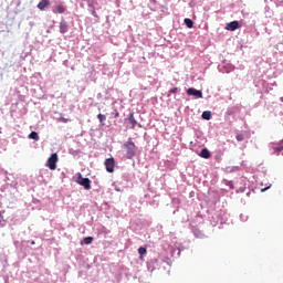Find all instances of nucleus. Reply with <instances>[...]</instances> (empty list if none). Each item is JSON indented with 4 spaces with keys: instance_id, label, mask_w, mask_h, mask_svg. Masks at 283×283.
<instances>
[{
    "instance_id": "1",
    "label": "nucleus",
    "mask_w": 283,
    "mask_h": 283,
    "mask_svg": "<svg viewBox=\"0 0 283 283\" xmlns=\"http://www.w3.org/2000/svg\"><path fill=\"white\" fill-rule=\"evenodd\" d=\"M123 148L128 160H132L138 154V147H136V144L130 138L124 143Z\"/></svg>"
},
{
    "instance_id": "2",
    "label": "nucleus",
    "mask_w": 283,
    "mask_h": 283,
    "mask_svg": "<svg viewBox=\"0 0 283 283\" xmlns=\"http://www.w3.org/2000/svg\"><path fill=\"white\" fill-rule=\"evenodd\" d=\"M57 163H59V155L56 153H53L48 159L46 167H49L51 171H54L56 169Z\"/></svg>"
},
{
    "instance_id": "3",
    "label": "nucleus",
    "mask_w": 283,
    "mask_h": 283,
    "mask_svg": "<svg viewBox=\"0 0 283 283\" xmlns=\"http://www.w3.org/2000/svg\"><path fill=\"white\" fill-rule=\"evenodd\" d=\"M126 127H129V129H136V125H138V122L136 120V117H134V113H130L127 118H125Z\"/></svg>"
},
{
    "instance_id": "4",
    "label": "nucleus",
    "mask_w": 283,
    "mask_h": 283,
    "mask_svg": "<svg viewBox=\"0 0 283 283\" xmlns=\"http://www.w3.org/2000/svg\"><path fill=\"white\" fill-rule=\"evenodd\" d=\"M77 185H81V187H84L86 190L92 189V180H90V178H83L81 175L77 179Z\"/></svg>"
},
{
    "instance_id": "5",
    "label": "nucleus",
    "mask_w": 283,
    "mask_h": 283,
    "mask_svg": "<svg viewBox=\"0 0 283 283\" xmlns=\"http://www.w3.org/2000/svg\"><path fill=\"white\" fill-rule=\"evenodd\" d=\"M104 165H105L106 171H108V174H114V168L116 167V161L114 160V158L106 159Z\"/></svg>"
},
{
    "instance_id": "6",
    "label": "nucleus",
    "mask_w": 283,
    "mask_h": 283,
    "mask_svg": "<svg viewBox=\"0 0 283 283\" xmlns=\"http://www.w3.org/2000/svg\"><path fill=\"white\" fill-rule=\"evenodd\" d=\"M97 3L98 2H96L95 0H87L88 10L91 14L96 19H98V13H96V7H95Z\"/></svg>"
},
{
    "instance_id": "7",
    "label": "nucleus",
    "mask_w": 283,
    "mask_h": 283,
    "mask_svg": "<svg viewBox=\"0 0 283 283\" xmlns=\"http://www.w3.org/2000/svg\"><path fill=\"white\" fill-rule=\"evenodd\" d=\"M226 30H228L229 32H235V30H240V22L238 21L229 22L226 25Z\"/></svg>"
},
{
    "instance_id": "8",
    "label": "nucleus",
    "mask_w": 283,
    "mask_h": 283,
    "mask_svg": "<svg viewBox=\"0 0 283 283\" xmlns=\"http://www.w3.org/2000/svg\"><path fill=\"white\" fill-rule=\"evenodd\" d=\"M70 30V24L65 20H61L60 22V32L61 34H65Z\"/></svg>"
},
{
    "instance_id": "9",
    "label": "nucleus",
    "mask_w": 283,
    "mask_h": 283,
    "mask_svg": "<svg viewBox=\"0 0 283 283\" xmlns=\"http://www.w3.org/2000/svg\"><path fill=\"white\" fill-rule=\"evenodd\" d=\"M50 6V0H42L38 3V9L39 10H45Z\"/></svg>"
},
{
    "instance_id": "10",
    "label": "nucleus",
    "mask_w": 283,
    "mask_h": 283,
    "mask_svg": "<svg viewBox=\"0 0 283 283\" xmlns=\"http://www.w3.org/2000/svg\"><path fill=\"white\" fill-rule=\"evenodd\" d=\"M199 156L201 158L208 159V158H211V153L209 151V149L203 148V149H201V153L199 154Z\"/></svg>"
},
{
    "instance_id": "11",
    "label": "nucleus",
    "mask_w": 283,
    "mask_h": 283,
    "mask_svg": "<svg viewBox=\"0 0 283 283\" xmlns=\"http://www.w3.org/2000/svg\"><path fill=\"white\" fill-rule=\"evenodd\" d=\"M65 10H67L65 6L59 4L55 7L54 12L57 14H63L65 13Z\"/></svg>"
},
{
    "instance_id": "12",
    "label": "nucleus",
    "mask_w": 283,
    "mask_h": 283,
    "mask_svg": "<svg viewBox=\"0 0 283 283\" xmlns=\"http://www.w3.org/2000/svg\"><path fill=\"white\" fill-rule=\"evenodd\" d=\"M138 253H139V259L144 260L145 255H147V248L140 247L138 249Z\"/></svg>"
},
{
    "instance_id": "13",
    "label": "nucleus",
    "mask_w": 283,
    "mask_h": 283,
    "mask_svg": "<svg viewBox=\"0 0 283 283\" xmlns=\"http://www.w3.org/2000/svg\"><path fill=\"white\" fill-rule=\"evenodd\" d=\"M188 96H198V90L196 88H188L187 90Z\"/></svg>"
},
{
    "instance_id": "14",
    "label": "nucleus",
    "mask_w": 283,
    "mask_h": 283,
    "mask_svg": "<svg viewBox=\"0 0 283 283\" xmlns=\"http://www.w3.org/2000/svg\"><path fill=\"white\" fill-rule=\"evenodd\" d=\"M202 118H203L205 120H211V112L205 111V112L202 113Z\"/></svg>"
},
{
    "instance_id": "15",
    "label": "nucleus",
    "mask_w": 283,
    "mask_h": 283,
    "mask_svg": "<svg viewBox=\"0 0 283 283\" xmlns=\"http://www.w3.org/2000/svg\"><path fill=\"white\" fill-rule=\"evenodd\" d=\"M97 118H98L101 125H105V120H107V116L106 115L98 114Z\"/></svg>"
},
{
    "instance_id": "16",
    "label": "nucleus",
    "mask_w": 283,
    "mask_h": 283,
    "mask_svg": "<svg viewBox=\"0 0 283 283\" xmlns=\"http://www.w3.org/2000/svg\"><path fill=\"white\" fill-rule=\"evenodd\" d=\"M185 24L187 25V28L191 29L193 28V21L189 18H186L185 20Z\"/></svg>"
},
{
    "instance_id": "17",
    "label": "nucleus",
    "mask_w": 283,
    "mask_h": 283,
    "mask_svg": "<svg viewBox=\"0 0 283 283\" xmlns=\"http://www.w3.org/2000/svg\"><path fill=\"white\" fill-rule=\"evenodd\" d=\"M29 138L31 140H39V133L36 132H31V134L29 135Z\"/></svg>"
},
{
    "instance_id": "18",
    "label": "nucleus",
    "mask_w": 283,
    "mask_h": 283,
    "mask_svg": "<svg viewBox=\"0 0 283 283\" xmlns=\"http://www.w3.org/2000/svg\"><path fill=\"white\" fill-rule=\"evenodd\" d=\"M84 244H92L94 242V238L92 237H86L83 240Z\"/></svg>"
},
{
    "instance_id": "19",
    "label": "nucleus",
    "mask_w": 283,
    "mask_h": 283,
    "mask_svg": "<svg viewBox=\"0 0 283 283\" xmlns=\"http://www.w3.org/2000/svg\"><path fill=\"white\" fill-rule=\"evenodd\" d=\"M179 88L178 87H174L168 92V96H171V94H178Z\"/></svg>"
},
{
    "instance_id": "20",
    "label": "nucleus",
    "mask_w": 283,
    "mask_h": 283,
    "mask_svg": "<svg viewBox=\"0 0 283 283\" xmlns=\"http://www.w3.org/2000/svg\"><path fill=\"white\" fill-rule=\"evenodd\" d=\"M235 138L239 143H242V140H244V135L243 134H237Z\"/></svg>"
},
{
    "instance_id": "21",
    "label": "nucleus",
    "mask_w": 283,
    "mask_h": 283,
    "mask_svg": "<svg viewBox=\"0 0 283 283\" xmlns=\"http://www.w3.org/2000/svg\"><path fill=\"white\" fill-rule=\"evenodd\" d=\"M196 98H202V92L201 91H197Z\"/></svg>"
},
{
    "instance_id": "22",
    "label": "nucleus",
    "mask_w": 283,
    "mask_h": 283,
    "mask_svg": "<svg viewBox=\"0 0 283 283\" xmlns=\"http://www.w3.org/2000/svg\"><path fill=\"white\" fill-rule=\"evenodd\" d=\"M120 116V113L118 111L115 112L114 118H118Z\"/></svg>"
},
{
    "instance_id": "23",
    "label": "nucleus",
    "mask_w": 283,
    "mask_h": 283,
    "mask_svg": "<svg viewBox=\"0 0 283 283\" xmlns=\"http://www.w3.org/2000/svg\"><path fill=\"white\" fill-rule=\"evenodd\" d=\"M31 244H33V245H34V244H36V242H34V241H31Z\"/></svg>"
},
{
    "instance_id": "24",
    "label": "nucleus",
    "mask_w": 283,
    "mask_h": 283,
    "mask_svg": "<svg viewBox=\"0 0 283 283\" xmlns=\"http://www.w3.org/2000/svg\"><path fill=\"white\" fill-rule=\"evenodd\" d=\"M276 151H282V148L276 149Z\"/></svg>"
},
{
    "instance_id": "25",
    "label": "nucleus",
    "mask_w": 283,
    "mask_h": 283,
    "mask_svg": "<svg viewBox=\"0 0 283 283\" xmlns=\"http://www.w3.org/2000/svg\"><path fill=\"white\" fill-rule=\"evenodd\" d=\"M266 189H269V187H268V188L262 189V191H266Z\"/></svg>"
},
{
    "instance_id": "26",
    "label": "nucleus",
    "mask_w": 283,
    "mask_h": 283,
    "mask_svg": "<svg viewBox=\"0 0 283 283\" xmlns=\"http://www.w3.org/2000/svg\"><path fill=\"white\" fill-rule=\"evenodd\" d=\"M0 218H1V214H0ZM0 224H1V219H0Z\"/></svg>"
}]
</instances>
